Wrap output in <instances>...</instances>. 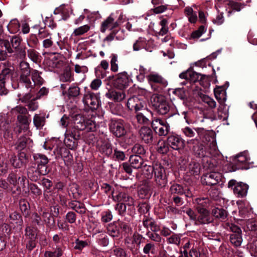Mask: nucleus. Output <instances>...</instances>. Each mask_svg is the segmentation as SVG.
I'll return each instance as SVG.
<instances>
[{"label": "nucleus", "instance_id": "1", "mask_svg": "<svg viewBox=\"0 0 257 257\" xmlns=\"http://www.w3.org/2000/svg\"><path fill=\"white\" fill-rule=\"evenodd\" d=\"M151 102L155 110L160 114L165 115L171 109L169 102L162 95L154 94L151 98Z\"/></svg>", "mask_w": 257, "mask_h": 257}, {"label": "nucleus", "instance_id": "2", "mask_svg": "<svg viewBox=\"0 0 257 257\" xmlns=\"http://www.w3.org/2000/svg\"><path fill=\"white\" fill-rule=\"evenodd\" d=\"M147 79L152 88L156 92L161 91L168 85L167 81L158 73H151L147 76Z\"/></svg>", "mask_w": 257, "mask_h": 257}, {"label": "nucleus", "instance_id": "3", "mask_svg": "<svg viewBox=\"0 0 257 257\" xmlns=\"http://www.w3.org/2000/svg\"><path fill=\"white\" fill-rule=\"evenodd\" d=\"M224 226L227 229L232 231L230 235V242L236 247L239 246L242 242L240 228L235 224L229 222L225 223Z\"/></svg>", "mask_w": 257, "mask_h": 257}, {"label": "nucleus", "instance_id": "4", "mask_svg": "<svg viewBox=\"0 0 257 257\" xmlns=\"http://www.w3.org/2000/svg\"><path fill=\"white\" fill-rule=\"evenodd\" d=\"M80 137V133L79 131L68 128L65 135L64 144L69 149L74 150L77 147L78 140Z\"/></svg>", "mask_w": 257, "mask_h": 257}, {"label": "nucleus", "instance_id": "5", "mask_svg": "<svg viewBox=\"0 0 257 257\" xmlns=\"http://www.w3.org/2000/svg\"><path fill=\"white\" fill-rule=\"evenodd\" d=\"M154 181L155 185L159 188L165 187L168 183V178L166 171L161 164H156Z\"/></svg>", "mask_w": 257, "mask_h": 257}, {"label": "nucleus", "instance_id": "6", "mask_svg": "<svg viewBox=\"0 0 257 257\" xmlns=\"http://www.w3.org/2000/svg\"><path fill=\"white\" fill-rule=\"evenodd\" d=\"M82 101L84 105L87 106L92 111L97 109L98 107L99 100L97 94L91 92L86 87L85 88Z\"/></svg>", "mask_w": 257, "mask_h": 257}, {"label": "nucleus", "instance_id": "7", "mask_svg": "<svg viewBox=\"0 0 257 257\" xmlns=\"http://www.w3.org/2000/svg\"><path fill=\"white\" fill-rule=\"evenodd\" d=\"M152 127L160 136H165L170 131V125L166 121L160 118H154L152 120Z\"/></svg>", "mask_w": 257, "mask_h": 257}, {"label": "nucleus", "instance_id": "8", "mask_svg": "<svg viewBox=\"0 0 257 257\" xmlns=\"http://www.w3.org/2000/svg\"><path fill=\"white\" fill-rule=\"evenodd\" d=\"M41 72L36 69H33L31 72V78L29 76V83H24L22 85L27 89H30V91L35 88V86H41L44 83V79L41 76Z\"/></svg>", "mask_w": 257, "mask_h": 257}, {"label": "nucleus", "instance_id": "9", "mask_svg": "<svg viewBox=\"0 0 257 257\" xmlns=\"http://www.w3.org/2000/svg\"><path fill=\"white\" fill-rule=\"evenodd\" d=\"M33 158L34 163L32 164L35 165L36 167L40 169H43L45 173L46 172L48 174L50 171L48 168V164L49 161L48 157L42 154L36 153L33 154Z\"/></svg>", "mask_w": 257, "mask_h": 257}, {"label": "nucleus", "instance_id": "10", "mask_svg": "<svg viewBox=\"0 0 257 257\" xmlns=\"http://www.w3.org/2000/svg\"><path fill=\"white\" fill-rule=\"evenodd\" d=\"M17 173V170L11 172L7 178V180L10 185L16 187V190L19 193L20 192V187L17 185L20 184L24 187L26 178L24 176H18Z\"/></svg>", "mask_w": 257, "mask_h": 257}, {"label": "nucleus", "instance_id": "11", "mask_svg": "<svg viewBox=\"0 0 257 257\" xmlns=\"http://www.w3.org/2000/svg\"><path fill=\"white\" fill-rule=\"evenodd\" d=\"M20 78L19 82L23 85L24 83H27L29 82V76L31 72L29 64L24 61H21L19 64Z\"/></svg>", "mask_w": 257, "mask_h": 257}, {"label": "nucleus", "instance_id": "12", "mask_svg": "<svg viewBox=\"0 0 257 257\" xmlns=\"http://www.w3.org/2000/svg\"><path fill=\"white\" fill-rule=\"evenodd\" d=\"M187 144L192 146V149L195 155L200 158L207 156V151L205 146L200 143L198 139H194L187 141Z\"/></svg>", "mask_w": 257, "mask_h": 257}, {"label": "nucleus", "instance_id": "13", "mask_svg": "<svg viewBox=\"0 0 257 257\" xmlns=\"http://www.w3.org/2000/svg\"><path fill=\"white\" fill-rule=\"evenodd\" d=\"M196 209L198 213V215L197 216V219L195 222L196 224H208L212 222L213 219L210 217L208 211L205 208L196 206Z\"/></svg>", "mask_w": 257, "mask_h": 257}, {"label": "nucleus", "instance_id": "14", "mask_svg": "<svg viewBox=\"0 0 257 257\" xmlns=\"http://www.w3.org/2000/svg\"><path fill=\"white\" fill-rule=\"evenodd\" d=\"M126 18L121 13L119 15L117 21L113 23V38L115 37L118 40H122L124 38L123 30L117 29L118 27H123L126 22Z\"/></svg>", "mask_w": 257, "mask_h": 257}, {"label": "nucleus", "instance_id": "15", "mask_svg": "<svg viewBox=\"0 0 257 257\" xmlns=\"http://www.w3.org/2000/svg\"><path fill=\"white\" fill-rule=\"evenodd\" d=\"M12 75V70L9 68H5L0 73V95H6L8 90L6 87V83L8 81Z\"/></svg>", "mask_w": 257, "mask_h": 257}, {"label": "nucleus", "instance_id": "16", "mask_svg": "<svg viewBox=\"0 0 257 257\" xmlns=\"http://www.w3.org/2000/svg\"><path fill=\"white\" fill-rule=\"evenodd\" d=\"M221 178L220 173L215 172H210L201 177V182L203 184L213 186L217 184L221 180Z\"/></svg>", "mask_w": 257, "mask_h": 257}, {"label": "nucleus", "instance_id": "17", "mask_svg": "<svg viewBox=\"0 0 257 257\" xmlns=\"http://www.w3.org/2000/svg\"><path fill=\"white\" fill-rule=\"evenodd\" d=\"M48 174L45 173L43 169L36 167L35 165L32 164L27 169L28 177L32 181H38L41 176H45Z\"/></svg>", "mask_w": 257, "mask_h": 257}, {"label": "nucleus", "instance_id": "18", "mask_svg": "<svg viewBox=\"0 0 257 257\" xmlns=\"http://www.w3.org/2000/svg\"><path fill=\"white\" fill-rule=\"evenodd\" d=\"M126 124L123 120L113 119V135L116 137L120 138L126 133Z\"/></svg>", "mask_w": 257, "mask_h": 257}, {"label": "nucleus", "instance_id": "19", "mask_svg": "<svg viewBox=\"0 0 257 257\" xmlns=\"http://www.w3.org/2000/svg\"><path fill=\"white\" fill-rule=\"evenodd\" d=\"M168 145L173 150L179 151L184 147V140L179 135H171L167 139Z\"/></svg>", "mask_w": 257, "mask_h": 257}, {"label": "nucleus", "instance_id": "20", "mask_svg": "<svg viewBox=\"0 0 257 257\" xmlns=\"http://www.w3.org/2000/svg\"><path fill=\"white\" fill-rule=\"evenodd\" d=\"M145 104L144 101L137 96L130 98L127 102L128 108L135 112L142 109L145 107Z\"/></svg>", "mask_w": 257, "mask_h": 257}, {"label": "nucleus", "instance_id": "21", "mask_svg": "<svg viewBox=\"0 0 257 257\" xmlns=\"http://www.w3.org/2000/svg\"><path fill=\"white\" fill-rule=\"evenodd\" d=\"M153 132L148 126L142 127L139 131L140 138L146 144H151L153 141Z\"/></svg>", "mask_w": 257, "mask_h": 257}, {"label": "nucleus", "instance_id": "22", "mask_svg": "<svg viewBox=\"0 0 257 257\" xmlns=\"http://www.w3.org/2000/svg\"><path fill=\"white\" fill-rule=\"evenodd\" d=\"M86 118L81 114H76L73 117V124L71 130L78 131L80 132V131H83L86 128Z\"/></svg>", "mask_w": 257, "mask_h": 257}, {"label": "nucleus", "instance_id": "23", "mask_svg": "<svg viewBox=\"0 0 257 257\" xmlns=\"http://www.w3.org/2000/svg\"><path fill=\"white\" fill-rule=\"evenodd\" d=\"M128 79L125 73H119L113 81V86L122 90L128 84Z\"/></svg>", "mask_w": 257, "mask_h": 257}, {"label": "nucleus", "instance_id": "24", "mask_svg": "<svg viewBox=\"0 0 257 257\" xmlns=\"http://www.w3.org/2000/svg\"><path fill=\"white\" fill-rule=\"evenodd\" d=\"M57 151L60 154L67 166H71L73 164V156L68 150L65 148H60L57 149Z\"/></svg>", "mask_w": 257, "mask_h": 257}, {"label": "nucleus", "instance_id": "25", "mask_svg": "<svg viewBox=\"0 0 257 257\" xmlns=\"http://www.w3.org/2000/svg\"><path fill=\"white\" fill-rule=\"evenodd\" d=\"M248 186L243 183H237L233 188L234 194L238 198H242L247 194Z\"/></svg>", "mask_w": 257, "mask_h": 257}, {"label": "nucleus", "instance_id": "26", "mask_svg": "<svg viewBox=\"0 0 257 257\" xmlns=\"http://www.w3.org/2000/svg\"><path fill=\"white\" fill-rule=\"evenodd\" d=\"M32 143V141L30 138L25 136L21 137L15 144L16 149L22 151L29 147Z\"/></svg>", "mask_w": 257, "mask_h": 257}, {"label": "nucleus", "instance_id": "27", "mask_svg": "<svg viewBox=\"0 0 257 257\" xmlns=\"http://www.w3.org/2000/svg\"><path fill=\"white\" fill-rule=\"evenodd\" d=\"M0 131L4 133V137L6 139L12 138L10 124L8 120L3 118H0Z\"/></svg>", "mask_w": 257, "mask_h": 257}, {"label": "nucleus", "instance_id": "28", "mask_svg": "<svg viewBox=\"0 0 257 257\" xmlns=\"http://www.w3.org/2000/svg\"><path fill=\"white\" fill-rule=\"evenodd\" d=\"M68 206L80 214H83L86 212V209L84 205L80 202H77L75 200L72 201L68 203Z\"/></svg>", "mask_w": 257, "mask_h": 257}, {"label": "nucleus", "instance_id": "29", "mask_svg": "<svg viewBox=\"0 0 257 257\" xmlns=\"http://www.w3.org/2000/svg\"><path fill=\"white\" fill-rule=\"evenodd\" d=\"M130 162L131 166L136 169L142 167L144 165V160L139 155H132L130 158Z\"/></svg>", "mask_w": 257, "mask_h": 257}, {"label": "nucleus", "instance_id": "30", "mask_svg": "<svg viewBox=\"0 0 257 257\" xmlns=\"http://www.w3.org/2000/svg\"><path fill=\"white\" fill-rule=\"evenodd\" d=\"M249 161L250 158L247 152H243L238 154L235 157L233 160L234 163L237 165L247 163Z\"/></svg>", "mask_w": 257, "mask_h": 257}, {"label": "nucleus", "instance_id": "31", "mask_svg": "<svg viewBox=\"0 0 257 257\" xmlns=\"http://www.w3.org/2000/svg\"><path fill=\"white\" fill-rule=\"evenodd\" d=\"M46 118L43 114H35L33 117V123L35 126L38 129L42 128L45 125Z\"/></svg>", "mask_w": 257, "mask_h": 257}, {"label": "nucleus", "instance_id": "32", "mask_svg": "<svg viewBox=\"0 0 257 257\" xmlns=\"http://www.w3.org/2000/svg\"><path fill=\"white\" fill-rule=\"evenodd\" d=\"M212 215L221 221L224 220L227 217V212L221 208L216 207L212 210Z\"/></svg>", "mask_w": 257, "mask_h": 257}, {"label": "nucleus", "instance_id": "33", "mask_svg": "<svg viewBox=\"0 0 257 257\" xmlns=\"http://www.w3.org/2000/svg\"><path fill=\"white\" fill-rule=\"evenodd\" d=\"M214 93L216 99L220 103H224L226 100L225 90L222 87L214 89Z\"/></svg>", "mask_w": 257, "mask_h": 257}, {"label": "nucleus", "instance_id": "34", "mask_svg": "<svg viewBox=\"0 0 257 257\" xmlns=\"http://www.w3.org/2000/svg\"><path fill=\"white\" fill-rule=\"evenodd\" d=\"M169 193L171 195H182L184 194V189L181 185L174 183L169 189Z\"/></svg>", "mask_w": 257, "mask_h": 257}, {"label": "nucleus", "instance_id": "35", "mask_svg": "<svg viewBox=\"0 0 257 257\" xmlns=\"http://www.w3.org/2000/svg\"><path fill=\"white\" fill-rule=\"evenodd\" d=\"M184 13L188 18V21L191 23H195L197 20V16L196 12H194L193 9L187 7L184 9Z\"/></svg>", "mask_w": 257, "mask_h": 257}, {"label": "nucleus", "instance_id": "36", "mask_svg": "<svg viewBox=\"0 0 257 257\" xmlns=\"http://www.w3.org/2000/svg\"><path fill=\"white\" fill-rule=\"evenodd\" d=\"M9 218L11 223L22 225L23 223L22 216L17 211H13L10 213Z\"/></svg>", "mask_w": 257, "mask_h": 257}, {"label": "nucleus", "instance_id": "37", "mask_svg": "<svg viewBox=\"0 0 257 257\" xmlns=\"http://www.w3.org/2000/svg\"><path fill=\"white\" fill-rule=\"evenodd\" d=\"M112 29V14L104 20L101 24L100 31L104 33L106 30H111Z\"/></svg>", "mask_w": 257, "mask_h": 257}, {"label": "nucleus", "instance_id": "38", "mask_svg": "<svg viewBox=\"0 0 257 257\" xmlns=\"http://www.w3.org/2000/svg\"><path fill=\"white\" fill-rule=\"evenodd\" d=\"M40 214L43 219V221L47 225H50L54 223V219L52 217L51 214L46 209L44 211H42Z\"/></svg>", "mask_w": 257, "mask_h": 257}, {"label": "nucleus", "instance_id": "39", "mask_svg": "<svg viewBox=\"0 0 257 257\" xmlns=\"http://www.w3.org/2000/svg\"><path fill=\"white\" fill-rule=\"evenodd\" d=\"M63 254L62 248L57 246L54 250H47L44 253V257H61Z\"/></svg>", "mask_w": 257, "mask_h": 257}, {"label": "nucleus", "instance_id": "40", "mask_svg": "<svg viewBox=\"0 0 257 257\" xmlns=\"http://www.w3.org/2000/svg\"><path fill=\"white\" fill-rule=\"evenodd\" d=\"M43 47L50 51H58V47L56 46L52 41L51 37L49 38H47L43 41Z\"/></svg>", "mask_w": 257, "mask_h": 257}, {"label": "nucleus", "instance_id": "41", "mask_svg": "<svg viewBox=\"0 0 257 257\" xmlns=\"http://www.w3.org/2000/svg\"><path fill=\"white\" fill-rule=\"evenodd\" d=\"M20 208L23 215L27 217L29 214L30 205L29 202L25 199H21L19 201Z\"/></svg>", "mask_w": 257, "mask_h": 257}, {"label": "nucleus", "instance_id": "42", "mask_svg": "<svg viewBox=\"0 0 257 257\" xmlns=\"http://www.w3.org/2000/svg\"><path fill=\"white\" fill-rule=\"evenodd\" d=\"M90 29V26L89 25H84L75 29L72 34L75 37H78L84 35L88 32Z\"/></svg>", "mask_w": 257, "mask_h": 257}, {"label": "nucleus", "instance_id": "43", "mask_svg": "<svg viewBox=\"0 0 257 257\" xmlns=\"http://www.w3.org/2000/svg\"><path fill=\"white\" fill-rule=\"evenodd\" d=\"M142 167H143V174L148 179L151 178L153 173H155L156 164L153 166L146 164L143 165Z\"/></svg>", "mask_w": 257, "mask_h": 257}, {"label": "nucleus", "instance_id": "44", "mask_svg": "<svg viewBox=\"0 0 257 257\" xmlns=\"http://www.w3.org/2000/svg\"><path fill=\"white\" fill-rule=\"evenodd\" d=\"M25 231L26 239H36L37 234L36 233V230L34 227L30 226H27L26 227Z\"/></svg>", "mask_w": 257, "mask_h": 257}, {"label": "nucleus", "instance_id": "45", "mask_svg": "<svg viewBox=\"0 0 257 257\" xmlns=\"http://www.w3.org/2000/svg\"><path fill=\"white\" fill-rule=\"evenodd\" d=\"M12 112L16 115H27L29 111L26 106L19 105L12 109Z\"/></svg>", "mask_w": 257, "mask_h": 257}, {"label": "nucleus", "instance_id": "46", "mask_svg": "<svg viewBox=\"0 0 257 257\" xmlns=\"http://www.w3.org/2000/svg\"><path fill=\"white\" fill-rule=\"evenodd\" d=\"M60 79L63 82H71L73 80L70 68H67L64 70L63 73L60 77Z\"/></svg>", "mask_w": 257, "mask_h": 257}, {"label": "nucleus", "instance_id": "47", "mask_svg": "<svg viewBox=\"0 0 257 257\" xmlns=\"http://www.w3.org/2000/svg\"><path fill=\"white\" fill-rule=\"evenodd\" d=\"M228 7L233 11L239 12L244 7V5L233 1H229L227 4Z\"/></svg>", "mask_w": 257, "mask_h": 257}, {"label": "nucleus", "instance_id": "48", "mask_svg": "<svg viewBox=\"0 0 257 257\" xmlns=\"http://www.w3.org/2000/svg\"><path fill=\"white\" fill-rule=\"evenodd\" d=\"M28 57L34 62L38 63L40 59V56L38 52L33 49H30L27 50Z\"/></svg>", "mask_w": 257, "mask_h": 257}, {"label": "nucleus", "instance_id": "49", "mask_svg": "<svg viewBox=\"0 0 257 257\" xmlns=\"http://www.w3.org/2000/svg\"><path fill=\"white\" fill-rule=\"evenodd\" d=\"M20 24L17 20H13L8 25V29L11 33H15L19 30Z\"/></svg>", "mask_w": 257, "mask_h": 257}, {"label": "nucleus", "instance_id": "50", "mask_svg": "<svg viewBox=\"0 0 257 257\" xmlns=\"http://www.w3.org/2000/svg\"><path fill=\"white\" fill-rule=\"evenodd\" d=\"M28 90L29 91L25 94H22L21 93L18 94L19 100L22 103H27L29 101L31 100L33 97V95L31 93L32 91H30V89Z\"/></svg>", "mask_w": 257, "mask_h": 257}, {"label": "nucleus", "instance_id": "51", "mask_svg": "<svg viewBox=\"0 0 257 257\" xmlns=\"http://www.w3.org/2000/svg\"><path fill=\"white\" fill-rule=\"evenodd\" d=\"M106 88L107 90V92L105 93V96L108 98H111L112 97V80L111 78V76H109L108 78L105 80Z\"/></svg>", "mask_w": 257, "mask_h": 257}, {"label": "nucleus", "instance_id": "52", "mask_svg": "<svg viewBox=\"0 0 257 257\" xmlns=\"http://www.w3.org/2000/svg\"><path fill=\"white\" fill-rule=\"evenodd\" d=\"M201 100L205 104H207L210 108H214L216 106V102L213 99L206 95L201 96Z\"/></svg>", "mask_w": 257, "mask_h": 257}, {"label": "nucleus", "instance_id": "53", "mask_svg": "<svg viewBox=\"0 0 257 257\" xmlns=\"http://www.w3.org/2000/svg\"><path fill=\"white\" fill-rule=\"evenodd\" d=\"M38 99H36V97L33 98L30 101H29L27 103L26 106L28 111H34L37 110L39 108V103L37 101Z\"/></svg>", "mask_w": 257, "mask_h": 257}, {"label": "nucleus", "instance_id": "54", "mask_svg": "<svg viewBox=\"0 0 257 257\" xmlns=\"http://www.w3.org/2000/svg\"><path fill=\"white\" fill-rule=\"evenodd\" d=\"M80 94V88L74 84L72 85L68 89L69 97H76Z\"/></svg>", "mask_w": 257, "mask_h": 257}, {"label": "nucleus", "instance_id": "55", "mask_svg": "<svg viewBox=\"0 0 257 257\" xmlns=\"http://www.w3.org/2000/svg\"><path fill=\"white\" fill-rule=\"evenodd\" d=\"M69 196L72 195L73 198L77 199L80 197V193L79 192L78 187L77 185L73 184L70 188L69 191Z\"/></svg>", "mask_w": 257, "mask_h": 257}, {"label": "nucleus", "instance_id": "56", "mask_svg": "<svg viewBox=\"0 0 257 257\" xmlns=\"http://www.w3.org/2000/svg\"><path fill=\"white\" fill-rule=\"evenodd\" d=\"M199 165L195 162H192L189 164L188 167V171L191 175H196L199 173Z\"/></svg>", "mask_w": 257, "mask_h": 257}, {"label": "nucleus", "instance_id": "57", "mask_svg": "<svg viewBox=\"0 0 257 257\" xmlns=\"http://www.w3.org/2000/svg\"><path fill=\"white\" fill-rule=\"evenodd\" d=\"M168 144L164 141H159L158 143V151L161 154H166L169 150Z\"/></svg>", "mask_w": 257, "mask_h": 257}, {"label": "nucleus", "instance_id": "58", "mask_svg": "<svg viewBox=\"0 0 257 257\" xmlns=\"http://www.w3.org/2000/svg\"><path fill=\"white\" fill-rule=\"evenodd\" d=\"M159 25L161 26V28L159 32V34L161 36H164L168 32L167 20L163 19L160 22Z\"/></svg>", "mask_w": 257, "mask_h": 257}, {"label": "nucleus", "instance_id": "59", "mask_svg": "<svg viewBox=\"0 0 257 257\" xmlns=\"http://www.w3.org/2000/svg\"><path fill=\"white\" fill-rule=\"evenodd\" d=\"M243 221H245L247 228L253 231V233L254 234L256 230H257V221L253 219H248L247 221L244 220Z\"/></svg>", "mask_w": 257, "mask_h": 257}, {"label": "nucleus", "instance_id": "60", "mask_svg": "<svg viewBox=\"0 0 257 257\" xmlns=\"http://www.w3.org/2000/svg\"><path fill=\"white\" fill-rule=\"evenodd\" d=\"M133 153L138 155H144L146 153V150L144 146L139 144H135L132 149Z\"/></svg>", "mask_w": 257, "mask_h": 257}, {"label": "nucleus", "instance_id": "61", "mask_svg": "<svg viewBox=\"0 0 257 257\" xmlns=\"http://www.w3.org/2000/svg\"><path fill=\"white\" fill-rule=\"evenodd\" d=\"M147 236L152 240L157 242H160L162 240L161 236L157 232H151L148 231L146 233Z\"/></svg>", "mask_w": 257, "mask_h": 257}, {"label": "nucleus", "instance_id": "62", "mask_svg": "<svg viewBox=\"0 0 257 257\" xmlns=\"http://www.w3.org/2000/svg\"><path fill=\"white\" fill-rule=\"evenodd\" d=\"M155 246L153 243L149 242L145 244L143 248V252L146 254H149L150 253H154Z\"/></svg>", "mask_w": 257, "mask_h": 257}, {"label": "nucleus", "instance_id": "63", "mask_svg": "<svg viewBox=\"0 0 257 257\" xmlns=\"http://www.w3.org/2000/svg\"><path fill=\"white\" fill-rule=\"evenodd\" d=\"M18 121L25 125H29L31 122L29 117L26 115H18L17 116Z\"/></svg>", "mask_w": 257, "mask_h": 257}, {"label": "nucleus", "instance_id": "64", "mask_svg": "<svg viewBox=\"0 0 257 257\" xmlns=\"http://www.w3.org/2000/svg\"><path fill=\"white\" fill-rule=\"evenodd\" d=\"M10 162L12 165L15 168H20L22 166V160L17 158L16 156L13 155L10 158Z\"/></svg>", "mask_w": 257, "mask_h": 257}]
</instances>
